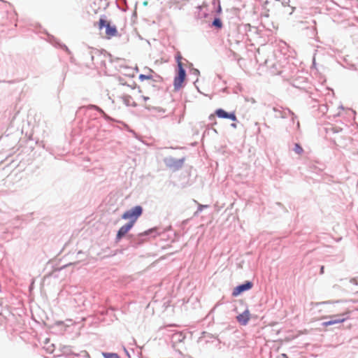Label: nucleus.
Wrapping results in <instances>:
<instances>
[{
    "label": "nucleus",
    "mask_w": 358,
    "mask_h": 358,
    "mask_svg": "<svg viewBox=\"0 0 358 358\" xmlns=\"http://www.w3.org/2000/svg\"><path fill=\"white\" fill-rule=\"evenodd\" d=\"M344 320H345V318L341 317V316H339V317L338 319L329 320V322H325V324L327 325L334 324H336V323L343 322Z\"/></svg>",
    "instance_id": "nucleus-9"
},
{
    "label": "nucleus",
    "mask_w": 358,
    "mask_h": 358,
    "mask_svg": "<svg viewBox=\"0 0 358 358\" xmlns=\"http://www.w3.org/2000/svg\"><path fill=\"white\" fill-rule=\"evenodd\" d=\"M323 272H324V266H322L321 267V273H323Z\"/></svg>",
    "instance_id": "nucleus-15"
},
{
    "label": "nucleus",
    "mask_w": 358,
    "mask_h": 358,
    "mask_svg": "<svg viewBox=\"0 0 358 358\" xmlns=\"http://www.w3.org/2000/svg\"><path fill=\"white\" fill-rule=\"evenodd\" d=\"M176 60H177V63H178V67L179 68V64H180V66H182V56L180 53H178L176 56Z\"/></svg>",
    "instance_id": "nucleus-12"
},
{
    "label": "nucleus",
    "mask_w": 358,
    "mask_h": 358,
    "mask_svg": "<svg viewBox=\"0 0 358 358\" xmlns=\"http://www.w3.org/2000/svg\"><path fill=\"white\" fill-rule=\"evenodd\" d=\"M252 287V283L251 282H246L245 283L238 285L234 289L232 295L234 296H238L241 293L249 290Z\"/></svg>",
    "instance_id": "nucleus-5"
},
{
    "label": "nucleus",
    "mask_w": 358,
    "mask_h": 358,
    "mask_svg": "<svg viewBox=\"0 0 358 358\" xmlns=\"http://www.w3.org/2000/svg\"><path fill=\"white\" fill-rule=\"evenodd\" d=\"M293 150L298 155H301L303 152V148L298 143L294 144Z\"/></svg>",
    "instance_id": "nucleus-11"
},
{
    "label": "nucleus",
    "mask_w": 358,
    "mask_h": 358,
    "mask_svg": "<svg viewBox=\"0 0 358 358\" xmlns=\"http://www.w3.org/2000/svg\"><path fill=\"white\" fill-rule=\"evenodd\" d=\"M250 319V313L248 310H245L243 313L236 317L237 321L242 325H246Z\"/></svg>",
    "instance_id": "nucleus-7"
},
{
    "label": "nucleus",
    "mask_w": 358,
    "mask_h": 358,
    "mask_svg": "<svg viewBox=\"0 0 358 358\" xmlns=\"http://www.w3.org/2000/svg\"><path fill=\"white\" fill-rule=\"evenodd\" d=\"M122 92H123L122 99L123 102L124 103V104L127 106H133V107L136 106V103L134 101V99L131 97V96L125 93L126 90L122 89Z\"/></svg>",
    "instance_id": "nucleus-8"
},
{
    "label": "nucleus",
    "mask_w": 358,
    "mask_h": 358,
    "mask_svg": "<svg viewBox=\"0 0 358 358\" xmlns=\"http://www.w3.org/2000/svg\"><path fill=\"white\" fill-rule=\"evenodd\" d=\"M142 207L140 206H136L133 208L125 211L122 214V218L124 220H129V221L128 223H132V225L134 226L138 218L142 215Z\"/></svg>",
    "instance_id": "nucleus-1"
},
{
    "label": "nucleus",
    "mask_w": 358,
    "mask_h": 358,
    "mask_svg": "<svg viewBox=\"0 0 358 358\" xmlns=\"http://www.w3.org/2000/svg\"><path fill=\"white\" fill-rule=\"evenodd\" d=\"M140 78H141V80H143V79H149V78H150V77H149V76H144V75H141V76H140Z\"/></svg>",
    "instance_id": "nucleus-14"
},
{
    "label": "nucleus",
    "mask_w": 358,
    "mask_h": 358,
    "mask_svg": "<svg viewBox=\"0 0 358 358\" xmlns=\"http://www.w3.org/2000/svg\"><path fill=\"white\" fill-rule=\"evenodd\" d=\"M133 227L132 223H127L120 228L116 235V241L119 242L123 236H124Z\"/></svg>",
    "instance_id": "nucleus-6"
},
{
    "label": "nucleus",
    "mask_w": 358,
    "mask_h": 358,
    "mask_svg": "<svg viewBox=\"0 0 358 358\" xmlns=\"http://www.w3.org/2000/svg\"><path fill=\"white\" fill-rule=\"evenodd\" d=\"M151 231H152V230L145 231L143 233L139 234L138 236L140 237V236H147V235L150 234Z\"/></svg>",
    "instance_id": "nucleus-13"
},
{
    "label": "nucleus",
    "mask_w": 358,
    "mask_h": 358,
    "mask_svg": "<svg viewBox=\"0 0 358 358\" xmlns=\"http://www.w3.org/2000/svg\"><path fill=\"white\" fill-rule=\"evenodd\" d=\"M98 27L100 29H103V27L106 28V37L108 39L118 35V31L115 25H111L110 22L103 18H100Z\"/></svg>",
    "instance_id": "nucleus-2"
},
{
    "label": "nucleus",
    "mask_w": 358,
    "mask_h": 358,
    "mask_svg": "<svg viewBox=\"0 0 358 358\" xmlns=\"http://www.w3.org/2000/svg\"><path fill=\"white\" fill-rule=\"evenodd\" d=\"M215 115H216L220 118H226V119H230L232 121H236V116L234 113H228L223 109H217L215 110V114H211L209 116V119L210 120H213L215 119Z\"/></svg>",
    "instance_id": "nucleus-3"
},
{
    "label": "nucleus",
    "mask_w": 358,
    "mask_h": 358,
    "mask_svg": "<svg viewBox=\"0 0 358 358\" xmlns=\"http://www.w3.org/2000/svg\"><path fill=\"white\" fill-rule=\"evenodd\" d=\"M213 25L218 29H221L223 26L222 21L219 18H215L213 20Z\"/></svg>",
    "instance_id": "nucleus-10"
},
{
    "label": "nucleus",
    "mask_w": 358,
    "mask_h": 358,
    "mask_svg": "<svg viewBox=\"0 0 358 358\" xmlns=\"http://www.w3.org/2000/svg\"><path fill=\"white\" fill-rule=\"evenodd\" d=\"M186 73L182 66H180L179 64L178 76L174 79V87L175 89H179L182 87V83L185 79Z\"/></svg>",
    "instance_id": "nucleus-4"
}]
</instances>
